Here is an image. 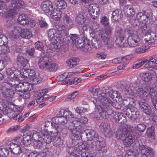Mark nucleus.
I'll use <instances>...</instances> for the list:
<instances>
[{
  "instance_id": "nucleus-26",
  "label": "nucleus",
  "mask_w": 157,
  "mask_h": 157,
  "mask_svg": "<svg viewBox=\"0 0 157 157\" xmlns=\"http://www.w3.org/2000/svg\"><path fill=\"white\" fill-rule=\"evenodd\" d=\"M30 70L26 69L25 68L22 69L20 71L18 75V79L19 80H22L25 79L28 77L29 74H28Z\"/></svg>"
},
{
  "instance_id": "nucleus-10",
  "label": "nucleus",
  "mask_w": 157,
  "mask_h": 157,
  "mask_svg": "<svg viewBox=\"0 0 157 157\" xmlns=\"http://www.w3.org/2000/svg\"><path fill=\"white\" fill-rule=\"evenodd\" d=\"M48 35L49 40L53 44L57 43L59 40L62 41L64 40V38L59 35L58 36H57L56 30L54 29H50L48 32Z\"/></svg>"
},
{
  "instance_id": "nucleus-8",
  "label": "nucleus",
  "mask_w": 157,
  "mask_h": 157,
  "mask_svg": "<svg viewBox=\"0 0 157 157\" xmlns=\"http://www.w3.org/2000/svg\"><path fill=\"white\" fill-rule=\"evenodd\" d=\"M138 149L141 155L144 157H154L155 152L151 147L144 145L138 144Z\"/></svg>"
},
{
  "instance_id": "nucleus-2",
  "label": "nucleus",
  "mask_w": 157,
  "mask_h": 157,
  "mask_svg": "<svg viewBox=\"0 0 157 157\" xmlns=\"http://www.w3.org/2000/svg\"><path fill=\"white\" fill-rule=\"evenodd\" d=\"M60 116L53 117L52 121L55 125L54 126V132L56 134L62 131L61 126L60 124H63L66 123L68 121H70L74 117V115L69 111L61 110L60 111Z\"/></svg>"
},
{
  "instance_id": "nucleus-17",
  "label": "nucleus",
  "mask_w": 157,
  "mask_h": 157,
  "mask_svg": "<svg viewBox=\"0 0 157 157\" xmlns=\"http://www.w3.org/2000/svg\"><path fill=\"white\" fill-rule=\"evenodd\" d=\"M52 2L49 1L43 2L40 5L41 9L45 13H48L53 9Z\"/></svg>"
},
{
  "instance_id": "nucleus-46",
  "label": "nucleus",
  "mask_w": 157,
  "mask_h": 157,
  "mask_svg": "<svg viewBox=\"0 0 157 157\" xmlns=\"http://www.w3.org/2000/svg\"><path fill=\"white\" fill-rule=\"evenodd\" d=\"M57 27H56L58 30L59 32H61L59 33V35L60 36H61L63 38H64V37L66 36V34L64 33V30L65 29V27L63 25L60 24L58 25Z\"/></svg>"
},
{
  "instance_id": "nucleus-51",
  "label": "nucleus",
  "mask_w": 157,
  "mask_h": 157,
  "mask_svg": "<svg viewBox=\"0 0 157 157\" xmlns=\"http://www.w3.org/2000/svg\"><path fill=\"white\" fill-rule=\"evenodd\" d=\"M114 35L117 38L124 36L123 32L120 28H117L114 33Z\"/></svg>"
},
{
  "instance_id": "nucleus-49",
  "label": "nucleus",
  "mask_w": 157,
  "mask_h": 157,
  "mask_svg": "<svg viewBox=\"0 0 157 157\" xmlns=\"http://www.w3.org/2000/svg\"><path fill=\"white\" fill-rule=\"evenodd\" d=\"M118 122H119L121 124H126L127 121L126 117L123 116L122 113H118Z\"/></svg>"
},
{
  "instance_id": "nucleus-55",
  "label": "nucleus",
  "mask_w": 157,
  "mask_h": 157,
  "mask_svg": "<svg viewBox=\"0 0 157 157\" xmlns=\"http://www.w3.org/2000/svg\"><path fill=\"white\" fill-rule=\"evenodd\" d=\"M8 150L5 148H0V157H6L8 155Z\"/></svg>"
},
{
  "instance_id": "nucleus-56",
  "label": "nucleus",
  "mask_w": 157,
  "mask_h": 157,
  "mask_svg": "<svg viewBox=\"0 0 157 157\" xmlns=\"http://www.w3.org/2000/svg\"><path fill=\"white\" fill-rule=\"evenodd\" d=\"M141 111L148 115H151L152 113L151 107L149 105L146 106V107L144 108V109H142V110Z\"/></svg>"
},
{
  "instance_id": "nucleus-5",
  "label": "nucleus",
  "mask_w": 157,
  "mask_h": 157,
  "mask_svg": "<svg viewBox=\"0 0 157 157\" xmlns=\"http://www.w3.org/2000/svg\"><path fill=\"white\" fill-rule=\"evenodd\" d=\"M87 121V117L82 116L71 122L69 128L73 135V136L76 138L79 136L83 130V124L86 123Z\"/></svg>"
},
{
  "instance_id": "nucleus-28",
  "label": "nucleus",
  "mask_w": 157,
  "mask_h": 157,
  "mask_svg": "<svg viewBox=\"0 0 157 157\" xmlns=\"http://www.w3.org/2000/svg\"><path fill=\"white\" fill-rule=\"evenodd\" d=\"M46 92H45L44 90H42L41 91H40L38 93V96L36 99V101L37 103H40L41 102L43 101L44 99H46L48 98L49 96L47 94H45Z\"/></svg>"
},
{
  "instance_id": "nucleus-58",
  "label": "nucleus",
  "mask_w": 157,
  "mask_h": 157,
  "mask_svg": "<svg viewBox=\"0 0 157 157\" xmlns=\"http://www.w3.org/2000/svg\"><path fill=\"white\" fill-rule=\"evenodd\" d=\"M101 131H104L105 129L109 128H110L109 125L108 123L102 122L101 123L99 126Z\"/></svg>"
},
{
  "instance_id": "nucleus-34",
  "label": "nucleus",
  "mask_w": 157,
  "mask_h": 157,
  "mask_svg": "<svg viewBox=\"0 0 157 157\" xmlns=\"http://www.w3.org/2000/svg\"><path fill=\"white\" fill-rule=\"evenodd\" d=\"M140 30L142 34L145 36L148 35L152 32L151 28L145 24L141 26Z\"/></svg>"
},
{
  "instance_id": "nucleus-12",
  "label": "nucleus",
  "mask_w": 157,
  "mask_h": 157,
  "mask_svg": "<svg viewBox=\"0 0 157 157\" xmlns=\"http://www.w3.org/2000/svg\"><path fill=\"white\" fill-rule=\"evenodd\" d=\"M140 76L142 79L146 82L151 81L153 79L155 80L157 79V74L155 72L150 73L147 71H144L140 73Z\"/></svg>"
},
{
  "instance_id": "nucleus-31",
  "label": "nucleus",
  "mask_w": 157,
  "mask_h": 157,
  "mask_svg": "<svg viewBox=\"0 0 157 157\" xmlns=\"http://www.w3.org/2000/svg\"><path fill=\"white\" fill-rule=\"evenodd\" d=\"M62 13L61 11L54 9L51 14L50 17L55 21H58L61 18Z\"/></svg>"
},
{
  "instance_id": "nucleus-27",
  "label": "nucleus",
  "mask_w": 157,
  "mask_h": 157,
  "mask_svg": "<svg viewBox=\"0 0 157 157\" xmlns=\"http://www.w3.org/2000/svg\"><path fill=\"white\" fill-rule=\"evenodd\" d=\"M124 11L125 13V15L129 17H133L135 14L134 8L130 7L128 5L124 6Z\"/></svg>"
},
{
  "instance_id": "nucleus-1",
  "label": "nucleus",
  "mask_w": 157,
  "mask_h": 157,
  "mask_svg": "<svg viewBox=\"0 0 157 157\" xmlns=\"http://www.w3.org/2000/svg\"><path fill=\"white\" fill-rule=\"evenodd\" d=\"M146 128V125L139 124L136 126L134 129L136 132L141 134ZM134 128L130 125L124 124L121 126L117 135V138L123 141L126 147H129L136 139L137 137L132 133Z\"/></svg>"
},
{
  "instance_id": "nucleus-3",
  "label": "nucleus",
  "mask_w": 157,
  "mask_h": 157,
  "mask_svg": "<svg viewBox=\"0 0 157 157\" xmlns=\"http://www.w3.org/2000/svg\"><path fill=\"white\" fill-rule=\"evenodd\" d=\"M99 101L101 103L99 105H97V108L98 109L100 115L104 119L108 118L109 115H110L112 112L111 107L112 106V101L107 98L101 97Z\"/></svg>"
},
{
  "instance_id": "nucleus-30",
  "label": "nucleus",
  "mask_w": 157,
  "mask_h": 157,
  "mask_svg": "<svg viewBox=\"0 0 157 157\" xmlns=\"http://www.w3.org/2000/svg\"><path fill=\"white\" fill-rule=\"evenodd\" d=\"M21 34V36L23 38L29 39L33 37L31 31L28 29H22Z\"/></svg>"
},
{
  "instance_id": "nucleus-50",
  "label": "nucleus",
  "mask_w": 157,
  "mask_h": 157,
  "mask_svg": "<svg viewBox=\"0 0 157 157\" xmlns=\"http://www.w3.org/2000/svg\"><path fill=\"white\" fill-rule=\"evenodd\" d=\"M8 42L7 37L2 34H0V46L6 45Z\"/></svg>"
},
{
  "instance_id": "nucleus-38",
  "label": "nucleus",
  "mask_w": 157,
  "mask_h": 157,
  "mask_svg": "<svg viewBox=\"0 0 157 157\" xmlns=\"http://www.w3.org/2000/svg\"><path fill=\"white\" fill-rule=\"evenodd\" d=\"M148 35V38L147 39H144V41H145V43H148L151 44V43L155 42V38L156 37V35L154 32H152Z\"/></svg>"
},
{
  "instance_id": "nucleus-47",
  "label": "nucleus",
  "mask_w": 157,
  "mask_h": 157,
  "mask_svg": "<svg viewBox=\"0 0 157 157\" xmlns=\"http://www.w3.org/2000/svg\"><path fill=\"white\" fill-rule=\"evenodd\" d=\"M54 136H51L49 135H45V134H43L42 137V139L44 142L47 144H49L53 140L52 138Z\"/></svg>"
},
{
  "instance_id": "nucleus-4",
  "label": "nucleus",
  "mask_w": 157,
  "mask_h": 157,
  "mask_svg": "<svg viewBox=\"0 0 157 157\" xmlns=\"http://www.w3.org/2000/svg\"><path fill=\"white\" fill-rule=\"evenodd\" d=\"M101 39L103 41L104 45L107 48H111L113 46V42L110 39L109 37L105 35L104 32L102 30H100L97 38L92 37L91 41L92 46L96 48L101 47L102 45Z\"/></svg>"
},
{
  "instance_id": "nucleus-20",
  "label": "nucleus",
  "mask_w": 157,
  "mask_h": 157,
  "mask_svg": "<svg viewBox=\"0 0 157 157\" xmlns=\"http://www.w3.org/2000/svg\"><path fill=\"white\" fill-rule=\"evenodd\" d=\"M19 89L17 90V91H30L33 89L32 85L28 82H23L18 85Z\"/></svg>"
},
{
  "instance_id": "nucleus-52",
  "label": "nucleus",
  "mask_w": 157,
  "mask_h": 157,
  "mask_svg": "<svg viewBox=\"0 0 157 157\" xmlns=\"http://www.w3.org/2000/svg\"><path fill=\"white\" fill-rule=\"evenodd\" d=\"M154 127L151 126L147 129V133L148 136L151 137L153 140L155 139L154 138Z\"/></svg>"
},
{
  "instance_id": "nucleus-13",
  "label": "nucleus",
  "mask_w": 157,
  "mask_h": 157,
  "mask_svg": "<svg viewBox=\"0 0 157 157\" xmlns=\"http://www.w3.org/2000/svg\"><path fill=\"white\" fill-rule=\"evenodd\" d=\"M31 136V134L29 132L28 133L25 132L23 136V140H19V138L18 139V142L20 143L21 147L28 146L31 144L32 141Z\"/></svg>"
},
{
  "instance_id": "nucleus-24",
  "label": "nucleus",
  "mask_w": 157,
  "mask_h": 157,
  "mask_svg": "<svg viewBox=\"0 0 157 157\" xmlns=\"http://www.w3.org/2000/svg\"><path fill=\"white\" fill-rule=\"evenodd\" d=\"M149 94L151 96L152 104L155 109H157V91L153 89L150 90Z\"/></svg>"
},
{
  "instance_id": "nucleus-37",
  "label": "nucleus",
  "mask_w": 157,
  "mask_h": 157,
  "mask_svg": "<svg viewBox=\"0 0 157 157\" xmlns=\"http://www.w3.org/2000/svg\"><path fill=\"white\" fill-rule=\"evenodd\" d=\"M54 143V145L56 146L61 147L63 145V141L61 140L60 136L54 135L52 138Z\"/></svg>"
},
{
  "instance_id": "nucleus-61",
  "label": "nucleus",
  "mask_w": 157,
  "mask_h": 157,
  "mask_svg": "<svg viewBox=\"0 0 157 157\" xmlns=\"http://www.w3.org/2000/svg\"><path fill=\"white\" fill-rule=\"evenodd\" d=\"M35 48L41 51L44 48V46L42 43L38 41L35 43Z\"/></svg>"
},
{
  "instance_id": "nucleus-48",
  "label": "nucleus",
  "mask_w": 157,
  "mask_h": 157,
  "mask_svg": "<svg viewBox=\"0 0 157 157\" xmlns=\"http://www.w3.org/2000/svg\"><path fill=\"white\" fill-rule=\"evenodd\" d=\"M31 80L33 83L36 84L40 83L42 80V78L38 74H36L34 78H31Z\"/></svg>"
},
{
  "instance_id": "nucleus-64",
  "label": "nucleus",
  "mask_w": 157,
  "mask_h": 157,
  "mask_svg": "<svg viewBox=\"0 0 157 157\" xmlns=\"http://www.w3.org/2000/svg\"><path fill=\"white\" fill-rule=\"evenodd\" d=\"M109 19L105 16L103 17L101 21V23L103 25L106 26L108 25L109 23Z\"/></svg>"
},
{
  "instance_id": "nucleus-40",
  "label": "nucleus",
  "mask_w": 157,
  "mask_h": 157,
  "mask_svg": "<svg viewBox=\"0 0 157 157\" xmlns=\"http://www.w3.org/2000/svg\"><path fill=\"white\" fill-rule=\"evenodd\" d=\"M3 90L4 91L2 92L3 95L6 97L11 98L14 94L13 91L12 90L5 88Z\"/></svg>"
},
{
  "instance_id": "nucleus-16",
  "label": "nucleus",
  "mask_w": 157,
  "mask_h": 157,
  "mask_svg": "<svg viewBox=\"0 0 157 157\" xmlns=\"http://www.w3.org/2000/svg\"><path fill=\"white\" fill-rule=\"evenodd\" d=\"M98 5L95 3L91 4L89 6V11L90 13L95 17H97L100 13Z\"/></svg>"
},
{
  "instance_id": "nucleus-18",
  "label": "nucleus",
  "mask_w": 157,
  "mask_h": 157,
  "mask_svg": "<svg viewBox=\"0 0 157 157\" xmlns=\"http://www.w3.org/2000/svg\"><path fill=\"white\" fill-rule=\"evenodd\" d=\"M19 80L18 77V78H9V80L5 82L10 87L15 88V91H17V90H18L19 88L18 86V85L21 83L20 82Z\"/></svg>"
},
{
  "instance_id": "nucleus-7",
  "label": "nucleus",
  "mask_w": 157,
  "mask_h": 157,
  "mask_svg": "<svg viewBox=\"0 0 157 157\" xmlns=\"http://www.w3.org/2000/svg\"><path fill=\"white\" fill-rule=\"evenodd\" d=\"M75 20L78 25L82 26L80 29L79 33L81 37L83 38V40H85L86 38L85 31L87 29L85 25L86 18L83 15L79 14L76 17Z\"/></svg>"
},
{
  "instance_id": "nucleus-21",
  "label": "nucleus",
  "mask_w": 157,
  "mask_h": 157,
  "mask_svg": "<svg viewBox=\"0 0 157 157\" xmlns=\"http://www.w3.org/2000/svg\"><path fill=\"white\" fill-rule=\"evenodd\" d=\"M68 43L72 44H75L76 46L78 44H81L82 40H80L78 36L75 34H71L67 37Z\"/></svg>"
},
{
  "instance_id": "nucleus-25",
  "label": "nucleus",
  "mask_w": 157,
  "mask_h": 157,
  "mask_svg": "<svg viewBox=\"0 0 157 157\" xmlns=\"http://www.w3.org/2000/svg\"><path fill=\"white\" fill-rule=\"evenodd\" d=\"M6 73L7 75L10 78H18L19 74V71L14 68H8L7 70Z\"/></svg>"
},
{
  "instance_id": "nucleus-22",
  "label": "nucleus",
  "mask_w": 157,
  "mask_h": 157,
  "mask_svg": "<svg viewBox=\"0 0 157 157\" xmlns=\"http://www.w3.org/2000/svg\"><path fill=\"white\" fill-rule=\"evenodd\" d=\"M11 5L12 7L15 9H17L19 11L20 10V9L25 7V3L21 0H13L11 1Z\"/></svg>"
},
{
  "instance_id": "nucleus-23",
  "label": "nucleus",
  "mask_w": 157,
  "mask_h": 157,
  "mask_svg": "<svg viewBox=\"0 0 157 157\" xmlns=\"http://www.w3.org/2000/svg\"><path fill=\"white\" fill-rule=\"evenodd\" d=\"M124 91L127 96L130 98H133L136 96V94L133 88L127 85L125 86Z\"/></svg>"
},
{
  "instance_id": "nucleus-60",
  "label": "nucleus",
  "mask_w": 157,
  "mask_h": 157,
  "mask_svg": "<svg viewBox=\"0 0 157 157\" xmlns=\"http://www.w3.org/2000/svg\"><path fill=\"white\" fill-rule=\"evenodd\" d=\"M138 103L139 105V108L141 110H142V109H144V108L146 107V106L148 105V104L144 101H139Z\"/></svg>"
},
{
  "instance_id": "nucleus-19",
  "label": "nucleus",
  "mask_w": 157,
  "mask_h": 157,
  "mask_svg": "<svg viewBox=\"0 0 157 157\" xmlns=\"http://www.w3.org/2000/svg\"><path fill=\"white\" fill-rule=\"evenodd\" d=\"M124 114L131 119V120L134 121L138 117L139 112L137 110V109H132V110L130 111V110L128 109L124 112Z\"/></svg>"
},
{
  "instance_id": "nucleus-41",
  "label": "nucleus",
  "mask_w": 157,
  "mask_h": 157,
  "mask_svg": "<svg viewBox=\"0 0 157 157\" xmlns=\"http://www.w3.org/2000/svg\"><path fill=\"white\" fill-rule=\"evenodd\" d=\"M120 17L119 10H115L112 13V20L114 22L117 21L120 19Z\"/></svg>"
},
{
  "instance_id": "nucleus-33",
  "label": "nucleus",
  "mask_w": 157,
  "mask_h": 157,
  "mask_svg": "<svg viewBox=\"0 0 157 157\" xmlns=\"http://www.w3.org/2000/svg\"><path fill=\"white\" fill-rule=\"evenodd\" d=\"M18 22L21 25L27 24L29 23L28 17L25 14H22L19 15L18 18Z\"/></svg>"
},
{
  "instance_id": "nucleus-39",
  "label": "nucleus",
  "mask_w": 157,
  "mask_h": 157,
  "mask_svg": "<svg viewBox=\"0 0 157 157\" xmlns=\"http://www.w3.org/2000/svg\"><path fill=\"white\" fill-rule=\"evenodd\" d=\"M17 61L19 63L18 64H21L23 67H25L28 64V60L23 56L18 55L17 58Z\"/></svg>"
},
{
  "instance_id": "nucleus-29",
  "label": "nucleus",
  "mask_w": 157,
  "mask_h": 157,
  "mask_svg": "<svg viewBox=\"0 0 157 157\" xmlns=\"http://www.w3.org/2000/svg\"><path fill=\"white\" fill-rule=\"evenodd\" d=\"M64 24L71 28L73 27V21L70 16L67 14H64L63 17Z\"/></svg>"
},
{
  "instance_id": "nucleus-43",
  "label": "nucleus",
  "mask_w": 157,
  "mask_h": 157,
  "mask_svg": "<svg viewBox=\"0 0 157 157\" xmlns=\"http://www.w3.org/2000/svg\"><path fill=\"white\" fill-rule=\"evenodd\" d=\"M115 41L118 46L124 47L125 46V40L124 39V36L117 38Z\"/></svg>"
},
{
  "instance_id": "nucleus-53",
  "label": "nucleus",
  "mask_w": 157,
  "mask_h": 157,
  "mask_svg": "<svg viewBox=\"0 0 157 157\" xmlns=\"http://www.w3.org/2000/svg\"><path fill=\"white\" fill-rule=\"evenodd\" d=\"M19 92H20L19 94L20 96L24 99H28L29 98L30 96V92L25 91Z\"/></svg>"
},
{
  "instance_id": "nucleus-32",
  "label": "nucleus",
  "mask_w": 157,
  "mask_h": 157,
  "mask_svg": "<svg viewBox=\"0 0 157 157\" xmlns=\"http://www.w3.org/2000/svg\"><path fill=\"white\" fill-rule=\"evenodd\" d=\"M79 62L78 59L75 57H73L68 59L66 63L68 67L72 68L76 66Z\"/></svg>"
},
{
  "instance_id": "nucleus-63",
  "label": "nucleus",
  "mask_w": 157,
  "mask_h": 157,
  "mask_svg": "<svg viewBox=\"0 0 157 157\" xmlns=\"http://www.w3.org/2000/svg\"><path fill=\"white\" fill-rule=\"evenodd\" d=\"M135 103L134 101H131L129 102L128 105L127 109L126 110L128 109L130 110V111L132 110V109H136L135 107Z\"/></svg>"
},
{
  "instance_id": "nucleus-11",
  "label": "nucleus",
  "mask_w": 157,
  "mask_h": 157,
  "mask_svg": "<svg viewBox=\"0 0 157 157\" xmlns=\"http://www.w3.org/2000/svg\"><path fill=\"white\" fill-rule=\"evenodd\" d=\"M127 42L129 46L135 47L140 45L141 39L138 35L135 34H132L127 38Z\"/></svg>"
},
{
  "instance_id": "nucleus-59",
  "label": "nucleus",
  "mask_w": 157,
  "mask_h": 157,
  "mask_svg": "<svg viewBox=\"0 0 157 157\" xmlns=\"http://www.w3.org/2000/svg\"><path fill=\"white\" fill-rule=\"evenodd\" d=\"M145 62H147L149 63L150 62H152L154 64L157 63V58L155 57H153L152 56H150L148 58V59H144Z\"/></svg>"
},
{
  "instance_id": "nucleus-9",
  "label": "nucleus",
  "mask_w": 157,
  "mask_h": 157,
  "mask_svg": "<svg viewBox=\"0 0 157 157\" xmlns=\"http://www.w3.org/2000/svg\"><path fill=\"white\" fill-rule=\"evenodd\" d=\"M98 143L94 141H89L87 143V149L90 151H92L94 149H96L98 151H100L102 152H104L105 150V146L103 145L102 143Z\"/></svg>"
},
{
  "instance_id": "nucleus-15",
  "label": "nucleus",
  "mask_w": 157,
  "mask_h": 157,
  "mask_svg": "<svg viewBox=\"0 0 157 157\" xmlns=\"http://www.w3.org/2000/svg\"><path fill=\"white\" fill-rule=\"evenodd\" d=\"M86 138L89 141L99 143L101 142L98 140L99 136L97 132L93 130H90L88 133L86 134Z\"/></svg>"
},
{
  "instance_id": "nucleus-14",
  "label": "nucleus",
  "mask_w": 157,
  "mask_h": 157,
  "mask_svg": "<svg viewBox=\"0 0 157 157\" xmlns=\"http://www.w3.org/2000/svg\"><path fill=\"white\" fill-rule=\"evenodd\" d=\"M9 149L10 151L14 154L17 155L22 152L21 146L20 143L16 141V143L12 142L9 144Z\"/></svg>"
},
{
  "instance_id": "nucleus-57",
  "label": "nucleus",
  "mask_w": 157,
  "mask_h": 157,
  "mask_svg": "<svg viewBox=\"0 0 157 157\" xmlns=\"http://www.w3.org/2000/svg\"><path fill=\"white\" fill-rule=\"evenodd\" d=\"M113 30V28L112 27L110 26H108L106 27L104 31H103L104 32V34L108 35H111Z\"/></svg>"
},
{
  "instance_id": "nucleus-62",
  "label": "nucleus",
  "mask_w": 157,
  "mask_h": 157,
  "mask_svg": "<svg viewBox=\"0 0 157 157\" xmlns=\"http://www.w3.org/2000/svg\"><path fill=\"white\" fill-rule=\"evenodd\" d=\"M104 135L108 138L111 137L112 135V132L110 128L103 131Z\"/></svg>"
},
{
  "instance_id": "nucleus-6",
  "label": "nucleus",
  "mask_w": 157,
  "mask_h": 157,
  "mask_svg": "<svg viewBox=\"0 0 157 157\" xmlns=\"http://www.w3.org/2000/svg\"><path fill=\"white\" fill-rule=\"evenodd\" d=\"M50 58L46 56L41 57L38 61V64L42 69L49 71H55L57 69L58 65L52 62Z\"/></svg>"
},
{
  "instance_id": "nucleus-42",
  "label": "nucleus",
  "mask_w": 157,
  "mask_h": 157,
  "mask_svg": "<svg viewBox=\"0 0 157 157\" xmlns=\"http://www.w3.org/2000/svg\"><path fill=\"white\" fill-rule=\"evenodd\" d=\"M150 15H151V11L148 10L144 11V13L143 15L139 21L142 22L144 21L147 22Z\"/></svg>"
},
{
  "instance_id": "nucleus-44",
  "label": "nucleus",
  "mask_w": 157,
  "mask_h": 157,
  "mask_svg": "<svg viewBox=\"0 0 157 157\" xmlns=\"http://www.w3.org/2000/svg\"><path fill=\"white\" fill-rule=\"evenodd\" d=\"M33 146L35 148H40L43 147V142L42 139L33 140Z\"/></svg>"
},
{
  "instance_id": "nucleus-54",
  "label": "nucleus",
  "mask_w": 157,
  "mask_h": 157,
  "mask_svg": "<svg viewBox=\"0 0 157 157\" xmlns=\"http://www.w3.org/2000/svg\"><path fill=\"white\" fill-rule=\"evenodd\" d=\"M145 63L144 59L140 60L137 62L134 63L133 65V68L135 69L139 68L143 65Z\"/></svg>"
},
{
  "instance_id": "nucleus-35",
  "label": "nucleus",
  "mask_w": 157,
  "mask_h": 157,
  "mask_svg": "<svg viewBox=\"0 0 157 157\" xmlns=\"http://www.w3.org/2000/svg\"><path fill=\"white\" fill-rule=\"evenodd\" d=\"M30 134H31V135H32V136L31 137L33 139L32 140L42 139V137L43 134L42 132L39 131H35L34 130H33L32 132Z\"/></svg>"
},
{
  "instance_id": "nucleus-36",
  "label": "nucleus",
  "mask_w": 157,
  "mask_h": 157,
  "mask_svg": "<svg viewBox=\"0 0 157 157\" xmlns=\"http://www.w3.org/2000/svg\"><path fill=\"white\" fill-rule=\"evenodd\" d=\"M18 11L17 9H10L8 10L6 14V18H10V19H12L13 17H14L15 15L17 14Z\"/></svg>"
},
{
  "instance_id": "nucleus-45",
  "label": "nucleus",
  "mask_w": 157,
  "mask_h": 157,
  "mask_svg": "<svg viewBox=\"0 0 157 157\" xmlns=\"http://www.w3.org/2000/svg\"><path fill=\"white\" fill-rule=\"evenodd\" d=\"M56 4L59 9H64L67 6V3L63 0H58Z\"/></svg>"
}]
</instances>
